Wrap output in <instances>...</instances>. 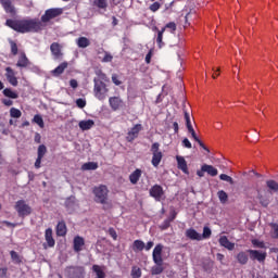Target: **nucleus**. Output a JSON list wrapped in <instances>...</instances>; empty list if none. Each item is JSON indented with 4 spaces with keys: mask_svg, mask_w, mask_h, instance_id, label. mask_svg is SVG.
Segmentation results:
<instances>
[{
    "mask_svg": "<svg viewBox=\"0 0 278 278\" xmlns=\"http://www.w3.org/2000/svg\"><path fill=\"white\" fill-rule=\"evenodd\" d=\"M7 27L17 34H31L40 31L42 23L38 18H9L5 21Z\"/></svg>",
    "mask_w": 278,
    "mask_h": 278,
    "instance_id": "f257e3e1",
    "label": "nucleus"
},
{
    "mask_svg": "<svg viewBox=\"0 0 278 278\" xmlns=\"http://www.w3.org/2000/svg\"><path fill=\"white\" fill-rule=\"evenodd\" d=\"M92 194L94 195L93 201L100 205H108V199L110 197V189L108 186L100 185L92 189Z\"/></svg>",
    "mask_w": 278,
    "mask_h": 278,
    "instance_id": "f03ea898",
    "label": "nucleus"
},
{
    "mask_svg": "<svg viewBox=\"0 0 278 278\" xmlns=\"http://www.w3.org/2000/svg\"><path fill=\"white\" fill-rule=\"evenodd\" d=\"M93 94L96 99H98V101H105V99H108V92H110L108 85L97 78H93Z\"/></svg>",
    "mask_w": 278,
    "mask_h": 278,
    "instance_id": "7ed1b4c3",
    "label": "nucleus"
},
{
    "mask_svg": "<svg viewBox=\"0 0 278 278\" xmlns=\"http://www.w3.org/2000/svg\"><path fill=\"white\" fill-rule=\"evenodd\" d=\"M150 151L152 153L151 164L154 168H157L164 157V153L160 151V142L152 143Z\"/></svg>",
    "mask_w": 278,
    "mask_h": 278,
    "instance_id": "20e7f679",
    "label": "nucleus"
},
{
    "mask_svg": "<svg viewBox=\"0 0 278 278\" xmlns=\"http://www.w3.org/2000/svg\"><path fill=\"white\" fill-rule=\"evenodd\" d=\"M14 207L20 218H25V216H29L31 214V206H29L25 200H18L15 202Z\"/></svg>",
    "mask_w": 278,
    "mask_h": 278,
    "instance_id": "39448f33",
    "label": "nucleus"
},
{
    "mask_svg": "<svg viewBox=\"0 0 278 278\" xmlns=\"http://www.w3.org/2000/svg\"><path fill=\"white\" fill-rule=\"evenodd\" d=\"M65 273L68 278H84L86 269L83 266H71L65 269Z\"/></svg>",
    "mask_w": 278,
    "mask_h": 278,
    "instance_id": "423d86ee",
    "label": "nucleus"
},
{
    "mask_svg": "<svg viewBox=\"0 0 278 278\" xmlns=\"http://www.w3.org/2000/svg\"><path fill=\"white\" fill-rule=\"evenodd\" d=\"M205 173H207L210 177H216L218 169L214 167V165L203 164L201 168L197 170V175L198 177H205Z\"/></svg>",
    "mask_w": 278,
    "mask_h": 278,
    "instance_id": "0eeeda50",
    "label": "nucleus"
},
{
    "mask_svg": "<svg viewBox=\"0 0 278 278\" xmlns=\"http://www.w3.org/2000/svg\"><path fill=\"white\" fill-rule=\"evenodd\" d=\"M64 11L62 9H48L41 16V23H49L53 18H58Z\"/></svg>",
    "mask_w": 278,
    "mask_h": 278,
    "instance_id": "6e6552de",
    "label": "nucleus"
},
{
    "mask_svg": "<svg viewBox=\"0 0 278 278\" xmlns=\"http://www.w3.org/2000/svg\"><path fill=\"white\" fill-rule=\"evenodd\" d=\"M247 253L250 255V260L252 262H260V264H264L266 262L267 253L261 252L260 250H248Z\"/></svg>",
    "mask_w": 278,
    "mask_h": 278,
    "instance_id": "1a4fd4ad",
    "label": "nucleus"
},
{
    "mask_svg": "<svg viewBox=\"0 0 278 278\" xmlns=\"http://www.w3.org/2000/svg\"><path fill=\"white\" fill-rule=\"evenodd\" d=\"M163 250H164V245L159 243L155 245V248L152 252L153 262H154V264H156V266H162L164 264V260H162V251Z\"/></svg>",
    "mask_w": 278,
    "mask_h": 278,
    "instance_id": "9d476101",
    "label": "nucleus"
},
{
    "mask_svg": "<svg viewBox=\"0 0 278 278\" xmlns=\"http://www.w3.org/2000/svg\"><path fill=\"white\" fill-rule=\"evenodd\" d=\"M149 194L155 201H162V197H164V188L160 185H154L150 188Z\"/></svg>",
    "mask_w": 278,
    "mask_h": 278,
    "instance_id": "9b49d317",
    "label": "nucleus"
},
{
    "mask_svg": "<svg viewBox=\"0 0 278 278\" xmlns=\"http://www.w3.org/2000/svg\"><path fill=\"white\" fill-rule=\"evenodd\" d=\"M142 129V124H136L130 130L127 132L126 140L127 142H134L138 136H140V131Z\"/></svg>",
    "mask_w": 278,
    "mask_h": 278,
    "instance_id": "f8f14e48",
    "label": "nucleus"
},
{
    "mask_svg": "<svg viewBox=\"0 0 278 278\" xmlns=\"http://www.w3.org/2000/svg\"><path fill=\"white\" fill-rule=\"evenodd\" d=\"M47 155V146L40 144L37 149V159L35 161V168L42 166V159Z\"/></svg>",
    "mask_w": 278,
    "mask_h": 278,
    "instance_id": "ddd939ff",
    "label": "nucleus"
},
{
    "mask_svg": "<svg viewBox=\"0 0 278 278\" xmlns=\"http://www.w3.org/2000/svg\"><path fill=\"white\" fill-rule=\"evenodd\" d=\"M268 191L264 190H258L257 191V199L260 201V204L262 207H268L270 205V195H268Z\"/></svg>",
    "mask_w": 278,
    "mask_h": 278,
    "instance_id": "4468645a",
    "label": "nucleus"
},
{
    "mask_svg": "<svg viewBox=\"0 0 278 278\" xmlns=\"http://www.w3.org/2000/svg\"><path fill=\"white\" fill-rule=\"evenodd\" d=\"M5 77L11 86H18V78H16V73L14 72V70H12V67L5 68Z\"/></svg>",
    "mask_w": 278,
    "mask_h": 278,
    "instance_id": "2eb2a0df",
    "label": "nucleus"
},
{
    "mask_svg": "<svg viewBox=\"0 0 278 278\" xmlns=\"http://www.w3.org/2000/svg\"><path fill=\"white\" fill-rule=\"evenodd\" d=\"M109 105L113 110V112H116L121 110V108H123L124 102L123 99H121L119 97H111L109 99Z\"/></svg>",
    "mask_w": 278,
    "mask_h": 278,
    "instance_id": "dca6fc26",
    "label": "nucleus"
},
{
    "mask_svg": "<svg viewBox=\"0 0 278 278\" xmlns=\"http://www.w3.org/2000/svg\"><path fill=\"white\" fill-rule=\"evenodd\" d=\"M50 51H51L53 58H55V60H60V58H62V55H64V53H62V45H60L58 42H52L50 45Z\"/></svg>",
    "mask_w": 278,
    "mask_h": 278,
    "instance_id": "f3484780",
    "label": "nucleus"
},
{
    "mask_svg": "<svg viewBox=\"0 0 278 278\" xmlns=\"http://www.w3.org/2000/svg\"><path fill=\"white\" fill-rule=\"evenodd\" d=\"M30 65H31V62L27 58V54H25V52H21L16 63L17 68H27V66H30Z\"/></svg>",
    "mask_w": 278,
    "mask_h": 278,
    "instance_id": "a211bd4d",
    "label": "nucleus"
},
{
    "mask_svg": "<svg viewBox=\"0 0 278 278\" xmlns=\"http://www.w3.org/2000/svg\"><path fill=\"white\" fill-rule=\"evenodd\" d=\"M0 3L7 14H16V8L12 4V0H0Z\"/></svg>",
    "mask_w": 278,
    "mask_h": 278,
    "instance_id": "6ab92c4d",
    "label": "nucleus"
},
{
    "mask_svg": "<svg viewBox=\"0 0 278 278\" xmlns=\"http://www.w3.org/2000/svg\"><path fill=\"white\" fill-rule=\"evenodd\" d=\"M45 239H46L47 245L50 249H53V247H55V239H53V229L51 228L46 229Z\"/></svg>",
    "mask_w": 278,
    "mask_h": 278,
    "instance_id": "aec40b11",
    "label": "nucleus"
},
{
    "mask_svg": "<svg viewBox=\"0 0 278 278\" xmlns=\"http://www.w3.org/2000/svg\"><path fill=\"white\" fill-rule=\"evenodd\" d=\"M186 238H189V240H197L198 242H201L202 237L201 233H199L194 228H189L185 232Z\"/></svg>",
    "mask_w": 278,
    "mask_h": 278,
    "instance_id": "412c9836",
    "label": "nucleus"
},
{
    "mask_svg": "<svg viewBox=\"0 0 278 278\" xmlns=\"http://www.w3.org/2000/svg\"><path fill=\"white\" fill-rule=\"evenodd\" d=\"M218 242L220 247H224V249H227L228 251H233V249H236V244L229 241L227 236H222Z\"/></svg>",
    "mask_w": 278,
    "mask_h": 278,
    "instance_id": "4be33fe9",
    "label": "nucleus"
},
{
    "mask_svg": "<svg viewBox=\"0 0 278 278\" xmlns=\"http://www.w3.org/2000/svg\"><path fill=\"white\" fill-rule=\"evenodd\" d=\"M176 160L179 170H182L185 175H189L190 172L188 170V162H186V159L184 156H176Z\"/></svg>",
    "mask_w": 278,
    "mask_h": 278,
    "instance_id": "5701e85b",
    "label": "nucleus"
},
{
    "mask_svg": "<svg viewBox=\"0 0 278 278\" xmlns=\"http://www.w3.org/2000/svg\"><path fill=\"white\" fill-rule=\"evenodd\" d=\"M140 177H142V169L137 168L129 175V181L132 186H136L138 181H140Z\"/></svg>",
    "mask_w": 278,
    "mask_h": 278,
    "instance_id": "b1692460",
    "label": "nucleus"
},
{
    "mask_svg": "<svg viewBox=\"0 0 278 278\" xmlns=\"http://www.w3.org/2000/svg\"><path fill=\"white\" fill-rule=\"evenodd\" d=\"M86 244V241L84 240L83 237L76 236L74 238V251L76 253H79L83 250V247Z\"/></svg>",
    "mask_w": 278,
    "mask_h": 278,
    "instance_id": "393cba45",
    "label": "nucleus"
},
{
    "mask_svg": "<svg viewBox=\"0 0 278 278\" xmlns=\"http://www.w3.org/2000/svg\"><path fill=\"white\" fill-rule=\"evenodd\" d=\"M79 128L81 131H88L89 129H92L94 127V121L87 119V121H80L78 123Z\"/></svg>",
    "mask_w": 278,
    "mask_h": 278,
    "instance_id": "a878e982",
    "label": "nucleus"
},
{
    "mask_svg": "<svg viewBox=\"0 0 278 278\" xmlns=\"http://www.w3.org/2000/svg\"><path fill=\"white\" fill-rule=\"evenodd\" d=\"M66 231H67L66 222L64 220L59 222L56 225V236L64 238V236H66Z\"/></svg>",
    "mask_w": 278,
    "mask_h": 278,
    "instance_id": "bb28decb",
    "label": "nucleus"
},
{
    "mask_svg": "<svg viewBox=\"0 0 278 278\" xmlns=\"http://www.w3.org/2000/svg\"><path fill=\"white\" fill-rule=\"evenodd\" d=\"M66 68H68V62L64 61L56 68L52 71V75L54 77H60V75H62V73H64Z\"/></svg>",
    "mask_w": 278,
    "mask_h": 278,
    "instance_id": "cd10ccee",
    "label": "nucleus"
},
{
    "mask_svg": "<svg viewBox=\"0 0 278 278\" xmlns=\"http://www.w3.org/2000/svg\"><path fill=\"white\" fill-rule=\"evenodd\" d=\"M76 45L79 49H86L90 47V39H88V37H79L76 40Z\"/></svg>",
    "mask_w": 278,
    "mask_h": 278,
    "instance_id": "c85d7f7f",
    "label": "nucleus"
},
{
    "mask_svg": "<svg viewBox=\"0 0 278 278\" xmlns=\"http://www.w3.org/2000/svg\"><path fill=\"white\" fill-rule=\"evenodd\" d=\"M266 186L268 188L267 193L275 194V192H278V182L275 180H267Z\"/></svg>",
    "mask_w": 278,
    "mask_h": 278,
    "instance_id": "c756f323",
    "label": "nucleus"
},
{
    "mask_svg": "<svg viewBox=\"0 0 278 278\" xmlns=\"http://www.w3.org/2000/svg\"><path fill=\"white\" fill-rule=\"evenodd\" d=\"M237 261H238L242 266H244V265H247V264L249 263V255L247 254V252L241 251V252H239V253L237 254Z\"/></svg>",
    "mask_w": 278,
    "mask_h": 278,
    "instance_id": "7c9ffc66",
    "label": "nucleus"
},
{
    "mask_svg": "<svg viewBox=\"0 0 278 278\" xmlns=\"http://www.w3.org/2000/svg\"><path fill=\"white\" fill-rule=\"evenodd\" d=\"M132 251H135V253H138V251H144V241L142 240H135L132 243Z\"/></svg>",
    "mask_w": 278,
    "mask_h": 278,
    "instance_id": "2f4dec72",
    "label": "nucleus"
},
{
    "mask_svg": "<svg viewBox=\"0 0 278 278\" xmlns=\"http://www.w3.org/2000/svg\"><path fill=\"white\" fill-rule=\"evenodd\" d=\"M99 164L94 162H87L81 165V170H97Z\"/></svg>",
    "mask_w": 278,
    "mask_h": 278,
    "instance_id": "473e14b6",
    "label": "nucleus"
},
{
    "mask_svg": "<svg viewBox=\"0 0 278 278\" xmlns=\"http://www.w3.org/2000/svg\"><path fill=\"white\" fill-rule=\"evenodd\" d=\"M166 31V28H162L161 30H157V37H156V43L159 45V49H162L164 47V33Z\"/></svg>",
    "mask_w": 278,
    "mask_h": 278,
    "instance_id": "72a5a7b5",
    "label": "nucleus"
},
{
    "mask_svg": "<svg viewBox=\"0 0 278 278\" xmlns=\"http://www.w3.org/2000/svg\"><path fill=\"white\" fill-rule=\"evenodd\" d=\"M75 203H77V199L74 195H71L65 200V207L67 210H73V207H75Z\"/></svg>",
    "mask_w": 278,
    "mask_h": 278,
    "instance_id": "f704fd0d",
    "label": "nucleus"
},
{
    "mask_svg": "<svg viewBox=\"0 0 278 278\" xmlns=\"http://www.w3.org/2000/svg\"><path fill=\"white\" fill-rule=\"evenodd\" d=\"M93 5L99 10H108V0H93Z\"/></svg>",
    "mask_w": 278,
    "mask_h": 278,
    "instance_id": "c9c22d12",
    "label": "nucleus"
},
{
    "mask_svg": "<svg viewBox=\"0 0 278 278\" xmlns=\"http://www.w3.org/2000/svg\"><path fill=\"white\" fill-rule=\"evenodd\" d=\"M33 123L38 125L40 129H45V119H42V116L40 114H36L33 118Z\"/></svg>",
    "mask_w": 278,
    "mask_h": 278,
    "instance_id": "e433bc0d",
    "label": "nucleus"
},
{
    "mask_svg": "<svg viewBox=\"0 0 278 278\" xmlns=\"http://www.w3.org/2000/svg\"><path fill=\"white\" fill-rule=\"evenodd\" d=\"M217 197L220 201V203L225 204L227 203V201H229V195L227 194V192H225V190H219L217 192Z\"/></svg>",
    "mask_w": 278,
    "mask_h": 278,
    "instance_id": "4c0bfd02",
    "label": "nucleus"
},
{
    "mask_svg": "<svg viewBox=\"0 0 278 278\" xmlns=\"http://www.w3.org/2000/svg\"><path fill=\"white\" fill-rule=\"evenodd\" d=\"M3 94H4V97H8L9 99H18V93L14 92L10 88H5L3 90Z\"/></svg>",
    "mask_w": 278,
    "mask_h": 278,
    "instance_id": "58836bf2",
    "label": "nucleus"
},
{
    "mask_svg": "<svg viewBox=\"0 0 278 278\" xmlns=\"http://www.w3.org/2000/svg\"><path fill=\"white\" fill-rule=\"evenodd\" d=\"M92 270H93V273H96L97 278H105V271H103V270L101 269V266H99V265H93V266H92Z\"/></svg>",
    "mask_w": 278,
    "mask_h": 278,
    "instance_id": "ea45409f",
    "label": "nucleus"
},
{
    "mask_svg": "<svg viewBox=\"0 0 278 278\" xmlns=\"http://www.w3.org/2000/svg\"><path fill=\"white\" fill-rule=\"evenodd\" d=\"M9 45L11 47V53L12 55H18V45H16V41L10 39Z\"/></svg>",
    "mask_w": 278,
    "mask_h": 278,
    "instance_id": "a19ab883",
    "label": "nucleus"
},
{
    "mask_svg": "<svg viewBox=\"0 0 278 278\" xmlns=\"http://www.w3.org/2000/svg\"><path fill=\"white\" fill-rule=\"evenodd\" d=\"M10 116L11 118H21V116H23V113L21 112V110L16 108H11Z\"/></svg>",
    "mask_w": 278,
    "mask_h": 278,
    "instance_id": "79ce46f5",
    "label": "nucleus"
},
{
    "mask_svg": "<svg viewBox=\"0 0 278 278\" xmlns=\"http://www.w3.org/2000/svg\"><path fill=\"white\" fill-rule=\"evenodd\" d=\"M184 114L187 129H194V127H192V121L190 119V113H188V111H185Z\"/></svg>",
    "mask_w": 278,
    "mask_h": 278,
    "instance_id": "37998d69",
    "label": "nucleus"
},
{
    "mask_svg": "<svg viewBox=\"0 0 278 278\" xmlns=\"http://www.w3.org/2000/svg\"><path fill=\"white\" fill-rule=\"evenodd\" d=\"M202 240H207L208 238H212V229L210 227L203 228V233L201 235Z\"/></svg>",
    "mask_w": 278,
    "mask_h": 278,
    "instance_id": "c03bdc74",
    "label": "nucleus"
},
{
    "mask_svg": "<svg viewBox=\"0 0 278 278\" xmlns=\"http://www.w3.org/2000/svg\"><path fill=\"white\" fill-rule=\"evenodd\" d=\"M131 277L132 278H141L142 277V270L139 267L134 266L132 269H131Z\"/></svg>",
    "mask_w": 278,
    "mask_h": 278,
    "instance_id": "a18cd8bd",
    "label": "nucleus"
},
{
    "mask_svg": "<svg viewBox=\"0 0 278 278\" xmlns=\"http://www.w3.org/2000/svg\"><path fill=\"white\" fill-rule=\"evenodd\" d=\"M97 76L99 81H102L103 84H105V81H110V78H108V75H105V73H103L102 71L97 72Z\"/></svg>",
    "mask_w": 278,
    "mask_h": 278,
    "instance_id": "49530a36",
    "label": "nucleus"
},
{
    "mask_svg": "<svg viewBox=\"0 0 278 278\" xmlns=\"http://www.w3.org/2000/svg\"><path fill=\"white\" fill-rule=\"evenodd\" d=\"M10 255H11V260L15 262V264H21V256L18 255V253H16V251L12 250L10 252Z\"/></svg>",
    "mask_w": 278,
    "mask_h": 278,
    "instance_id": "de8ad7c7",
    "label": "nucleus"
},
{
    "mask_svg": "<svg viewBox=\"0 0 278 278\" xmlns=\"http://www.w3.org/2000/svg\"><path fill=\"white\" fill-rule=\"evenodd\" d=\"M163 28L169 29L172 34H175V31H177V24L175 22H169Z\"/></svg>",
    "mask_w": 278,
    "mask_h": 278,
    "instance_id": "09e8293b",
    "label": "nucleus"
},
{
    "mask_svg": "<svg viewBox=\"0 0 278 278\" xmlns=\"http://www.w3.org/2000/svg\"><path fill=\"white\" fill-rule=\"evenodd\" d=\"M170 219L167 218L165 219L161 225H160V230L161 231H166V229H168V227H170Z\"/></svg>",
    "mask_w": 278,
    "mask_h": 278,
    "instance_id": "8fccbe9b",
    "label": "nucleus"
},
{
    "mask_svg": "<svg viewBox=\"0 0 278 278\" xmlns=\"http://www.w3.org/2000/svg\"><path fill=\"white\" fill-rule=\"evenodd\" d=\"M219 179L222 181H227L228 184L233 185V178H231V176L227 175V174H222L219 175Z\"/></svg>",
    "mask_w": 278,
    "mask_h": 278,
    "instance_id": "3c124183",
    "label": "nucleus"
},
{
    "mask_svg": "<svg viewBox=\"0 0 278 278\" xmlns=\"http://www.w3.org/2000/svg\"><path fill=\"white\" fill-rule=\"evenodd\" d=\"M270 227L273 229L271 238L277 239L278 238V224L271 223Z\"/></svg>",
    "mask_w": 278,
    "mask_h": 278,
    "instance_id": "603ef678",
    "label": "nucleus"
},
{
    "mask_svg": "<svg viewBox=\"0 0 278 278\" xmlns=\"http://www.w3.org/2000/svg\"><path fill=\"white\" fill-rule=\"evenodd\" d=\"M162 273H164L162 265L152 268V275H162Z\"/></svg>",
    "mask_w": 278,
    "mask_h": 278,
    "instance_id": "864d4df0",
    "label": "nucleus"
},
{
    "mask_svg": "<svg viewBox=\"0 0 278 278\" xmlns=\"http://www.w3.org/2000/svg\"><path fill=\"white\" fill-rule=\"evenodd\" d=\"M108 233L111 236V238H113V240H118V233H116V229L111 227L109 228Z\"/></svg>",
    "mask_w": 278,
    "mask_h": 278,
    "instance_id": "5fc2aeb1",
    "label": "nucleus"
},
{
    "mask_svg": "<svg viewBox=\"0 0 278 278\" xmlns=\"http://www.w3.org/2000/svg\"><path fill=\"white\" fill-rule=\"evenodd\" d=\"M111 79L115 86H121V84H123V81L118 79V74H112Z\"/></svg>",
    "mask_w": 278,
    "mask_h": 278,
    "instance_id": "6e6d98bb",
    "label": "nucleus"
},
{
    "mask_svg": "<svg viewBox=\"0 0 278 278\" xmlns=\"http://www.w3.org/2000/svg\"><path fill=\"white\" fill-rule=\"evenodd\" d=\"M161 8H162V4H160V2H154L150 5L151 12H157V10H160Z\"/></svg>",
    "mask_w": 278,
    "mask_h": 278,
    "instance_id": "4d7b16f0",
    "label": "nucleus"
},
{
    "mask_svg": "<svg viewBox=\"0 0 278 278\" xmlns=\"http://www.w3.org/2000/svg\"><path fill=\"white\" fill-rule=\"evenodd\" d=\"M76 105L77 108H80V110H84V108H86V100L79 98L76 100Z\"/></svg>",
    "mask_w": 278,
    "mask_h": 278,
    "instance_id": "13d9d810",
    "label": "nucleus"
},
{
    "mask_svg": "<svg viewBox=\"0 0 278 278\" xmlns=\"http://www.w3.org/2000/svg\"><path fill=\"white\" fill-rule=\"evenodd\" d=\"M252 244L254 247H257V249H265L266 244H264V241H257V240H253Z\"/></svg>",
    "mask_w": 278,
    "mask_h": 278,
    "instance_id": "bf43d9fd",
    "label": "nucleus"
},
{
    "mask_svg": "<svg viewBox=\"0 0 278 278\" xmlns=\"http://www.w3.org/2000/svg\"><path fill=\"white\" fill-rule=\"evenodd\" d=\"M182 147H185V149H192V143L190 142V140L188 138H185L182 140Z\"/></svg>",
    "mask_w": 278,
    "mask_h": 278,
    "instance_id": "052dcab7",
    "label": "nucleus"
},
{
    "mask_svg": "<svg viewBox=\"0 0 278 278\" xmlns=\"http://www.w3.org/2000/svg\"><path fill=\"white\" fill-rule=\"evenodd\" d=\"M176 218H177V211H175V208H173L169 212V217L167 219H169L173 223V220H175Z\"/></svg>",
    "mask_w": 278,
    "mask_h": 278,
    "instance_id": "680f3d73",
    "label": "nucleus"
},
{
    "mask_svg": "<svg viewBox=\"0 0 278 278\" xmlns=\"http://www.w3.org/2000/svg\"><path fill=\"white\" fill-rule=\"evenodd\" d=\"M189 131V134H191V137L193 138V140L195 141V142H199L201 139H199V137L197 136V131H194V128H191V129H189L188 130Z\"/></svg>",
    "mask_w": 278,
    "mask_h": 278,
    "instance_id": "e2e57ef3",
    "label": "nucleus"
},
{
    "mask_svg": "<svg viewBox=\"0 0 278 278\" xmlns=\"http://www.w3.org/2000/svg\"><path fill=\"white\" fill-rule=\"evenodd\" d=\"M112 60H114V56H112V54H110L109 52H105L102 62H112Z\"/></svg>",
    "mask_w": 278,
    "mask_h": 278,
    "instance_id": "0e129e2a",
    "label": "nucleus"
},
{
    "mask_svg": "<svg viewBox=\"0 0 278 278\" xmlns=\"http://www.w3.org/2000/svg\"><path fill=\"white\" fill-rule=\"evenodd\" d=\"M70 86H71V88H73L75 90L76 88H78L79 83H77L76 79H71L70 80Z\"/></svg>",
    "mask_w": 278,
    "mask_h": 278,
    "instance_id": "69168bd1",
    "label": "nucleus"
},
{
    "mask_svg": "<svg viewBox=\"0 0 278 278\" xmlns=\"http://www.w3.org/2000/svg\"><path fill=\"white\" fill-rule=\"evenodd\" d=\"M34 140H35L36 144H40V142H42V136H40L39 132H36Z\"/></svg>",
    "mask_w": 278,
    "mask_h": 278,
    "instance_id": "338daca9",
    "label": "nucleus"
},
{
    "mask_svg": "<svg viewBox=\"0 0 278 278\" xmlns=\"http://www.w3.org/2000/svg\"><path fill=\"white\" fill-rule=\"evenodd\" d=\"M0 277L1 278L8 277V267L0 268Z\"/></svg>",
    "mask_w": 278,
    "mask_h": 278,
    "instance_id": "774afa93",
    "label": "nucleus"
}]
</instances>
